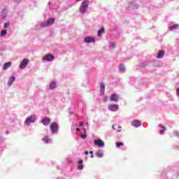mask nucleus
Here are the masks:
<instances>
[{
  "label": "nucleus",
  "instance_id": "4c0bfd02",
  "mask_svg": "<svg viewBox=\"0 0 179 179\" xmlns=\"http://www.w3.org/2000/svg\"><path fill=\"white\" fill-rule=\"evenodd\" d=\"M91 157H92V158H93V157H94L93 154L91 155Z\"/></svg>",
  "mask_w": 179,
  "mask_h": 179
},
{
  "label": "nucleus",
  "instance_id": "2f4dec72",
  "mask_svg": "<svg viewBox=\"0 0 179 179\" xmlns=\"http://www.w3.org/2000/svg\"><path fill=\"white\" fill-rule=\"evenodd\" d=\"M133 5H134V6H135L136 8H138V5H137V4L133 3V4H131V6H132Z\"/></svg>",
  "mask_w": 179,
  "mask_h": 179
},
{
  "label": "nucleus",
  "instance_id": "c85d7f7f",
  "mask_svg": "<svg viewBox=\"0 0 179 179\" xmlns=\"http://www.w3.org/2000/svg\"><path fill=\"white\" fill-rule=\"evenodd\" d=\"M115 145H116L117 148H120V146H122L124 145V143H115Z\"/></svg>",
  "mask_w": 179,
  "mask_h": 179
},
{
  "label": "nucleus",
  "instance_id": "f3484780",
  "mask_svg": "<svg viewBox=\"0 0 179 179\" xmlns=\"http://www.w3.org/2000/svg\"><path fill=\"white\" fill-rule=\"evenodd\" d=\"M78 170H83V160H80L78 164Z\"/></svg>",
  "mask_w": 179,
  "mask_h": 179
},
{
  "label": "nucleus",
  "instance_id": "dca6fc26",
  "mask_svg": "<svg viewBox=\"0 0 179 179\" xmlns=\"http://www.w3.org/2000/svg\"><path fill=\"white\" fill-rule=\"evenodd\" d=\"M113 129L117 131V132H121V126L114 124L112 126Z\"/></svg>",
  "mask_w": 179,
  "mask_h": 179
},
{
  "label": "nucleus",
  "instance_id": "2eb2a0df",
  "mask_svg": "<svg viewBox=\"0 0 179 179\" xmlns=\"http://www.w3.org/2000/svg\"><path fill=\"white\" fill-rule=\"evenodd\" d=\"M55 22V18H49L48 20V26H51V24H54V22Z\"/></svg>",
  "mask_w": 179,
  "mask_h": 179
},
{
  "label": "nucleus",
  "instance_id": "58836bf2",
  "mask_svg": "<svg viewBox=\"0 0 179 179\" xmlns=\"http://www.w3.org/2000/svg\"><path fill=\"white\" fill-rule=\"evenodd\" d=\"M76 1H80V0H76Z\"/></svg>",
  "mask_w": 179,
  "mask_h": 179
},
{
  "label": "nucleus",
  "instance_id": "0eeeda50",
  "mask_svg": "<svg viewBox=\"0 0 179 179\" xmlns=\"http://www.w3.org/2000/svg\"><path fill=\"white\" fill-rule=\"evenodd\" d=\"M34 121H36V117L31 116L27 119L26 124L27 125H30V124H31V122H34Z\"/></svg>",
  "mask_w": 179,
  "mask_h": 179
},
{
  "label": "nucleus",
  "instance_id": "473e14b6",
  "mask_svg": "<svg viewBox=\"0 0 179 179\" xmlns=\"http://www.w3.org/2000/svg\"><path fill=\"white\" fill-rule=\"evenodd\" d=\"M80 127H83V122H80Z\"/></svg>",
  "mask_w": 179,
  "mask_h": 179
},
{
  "label": "nucleus",
  "instance_id": "f257e3e1",
  "mask_svg": "<svg viewBox=\"0 0 179 179\" xmlns=\"http://www.w3.org/2000/svg\"><path fill=\"white\" fill-rule=\"evenodd\" d=\"M87 8H89V1L85 0L81 3L80 12H81V13H86V9H87Z\"/></svg>",
  "mask_w": 179,
  "mask_h": 179
},
{
  "label": "nucleus",
  "instance_id": "e433bc0d",
  "mask_svg": "<svg viewBox=\"0 0 179 179\" xmlns=\"http://www.w3.org/2000/svg\"><path fill=\"white\" fill-rule=\"evenodd\" d=\"M84 134H86V129H84Z\"/></svg>",
  "mask_w": 179,
  "mask_h": 179
},
{
  "label": "nucleus",
  "instance_id": "72a5a7b5",
  "mask_svg": "<svg viewBox=\"0 0 179 179\" xmlns=\"http://www.w3.org/2000/svg\"><path fill=\"white\" fill-rule=\"evenodd\" d=\"M85 155H89V151H85Z\"/></svg>",
  "mask_w": 179,
  "mask_h": 179
},
{
  "label": "nucleus",
  "instance_id": "20e7f679",
  "mask_svg": "<svg viewBox=\"0 0 179 179\" xmlns=\"http://www.w3.org/2000/svg\"><path fill=\"white\" fill-rule=\"evenodd\" d=\"M41 122L45 127H48L51 124V118L45 117L43 120H41Z\"/></svg>",
  "mask_w": 179,
  "mask_h": 179
},
{
  "label": "nucleus",
  "instance_id": "9d476101",
  "mask_svg": "<svg viewBox=\"0 0 179 179\" xmlns=\"http://www.w3.org/2000/svg\"><path fill=\"white\" fill-rule=\"evenodd\" d=\"M133 127H135L136 128L139 127L141 125V121L138 120H135L131 123Z\"/></svg>",
  "mask_w": 179,
  "mask_h": 179
},
{
  "label": "nucleus",
  "instance_id": "7ed1b4c3",
  "mask_svg": "<svg viewBox=\"0 0 179 179\" xmlns=\"http://www.w3.org/2000/svg\"><path fill=\"white\" fill-rule=\"evenodd\" d=\"M55 59V57L51 54L45 55L43 57V61H48V62H51V61H54Z\"/></svg>",
  "mask_w": 179,
  "mask_h": 179
},
{
  "label": "nucleus",
  "instance_id": "f704fd0d",
  "mask_svg": "<svg viewBox=\"0 0 179 179\" xmlns=\"http://www.w3.org/2000/svg\"><path fill=\"white\" fill-rule=\"evenodd\" d=\"M90 155H93V151H90Z\"/></svg>",
  "mask_w": 179,
  "mask_h": 179
},
{
  "label": "nucleus",
  "instance_id": "f03ea898",
  "mask_svg": "<svg viewBox=\"0 0 179 179\" xmlns=\"http://www.w3.org/2000/svg\"><path fill=\"white\" fill-rule=\"evenodd\" d=\"M58 124H57V122H53L51 124H50V131H52V134H57L58 132Z\"/></svg>",
  "mask_w": 179,
  "mask_h": 179
},
{
  "label": "nucleus",
  "instance_id": "7c9ffc66",
  "mask_svg": "<svg viewBox=\"0 0 179 179\" xmlns=\"http://www.w3.org/2000/svg\"><path fill=\"white\" fill-rule=\"evenodd\" d=\"M176 93H177V95H178V97H179V88H178V89L176 90Z\"/></svg>",
  "mask_w": 179,
  "mask_h": 179
},
{
  "label": "nucleus",
  "instance_id": "f8f14e48",
  "mask_svg": "<svg viewBox=\"0 0 179 179\" xmlns=\"http://www.w3.org/2000/svg\"><path fill=\"white\" fill-rule=\"evenodd\" d=\"M15 76L10 77L8 81V86H12V85H13V81L15 80Z\"/></svg>",
  "mask_w": 179,
  "mask_h": 179
},
{
  "label": "nucleus",
  "instance_id": "39448f33",
  "mask_svg": "<svg viewBox=\"0 0 179 179\" xmlns=\"http://www.w3.org/2000/svg\"><path fill=\"white\" fill-rule=\"evenodd\" d=\"M27 64H29V59H24L21 64H20V69H24L26 66H27Z\"/></svg>",
  "mask_w": 179,
  "mask_h": 179
},
{
  "label": "nucleus",
  "instance_id": "a878e982",
  "mask_svg": "<svg viewBox=\"0 0 179 179\" xmlns=\"http://www.w3.org/2000/svg\"><path fill=\"white\" fill-rule=\"evenodd\" d=\"M40 26H41V27H42V28L48 27V22H41V23L40 24Z\"/></svg>",
  "mask_w": 179,
  "mask_h": 179
},
{
  "label": "nucleus",
  "instance_id": "5701e85b",
  "mask_svg": "<svg viewBox=\"0 0 179 179\" xmlns=\"http://www.w3.org/2000/svg\"><path fill=\"white\" fill-rule=\"evenodd\" d=\"M57 87V83L55 82H52L50 84V89H55Z\"/></svg>",
  "mask_w": 179,
  "mask_h": 179
},
{
  "label": "nucleus",
  "instance_id": "1a4fd4ad",
  "mask_svg": "<svg viewBox=\"0 0 179 179\" xmlns=\"http://www.w3.org/2000/svg\"><path fill=\"white\" fill-rule=\"evenodd\" d=\"M85 43H87V44L90 43H94V41H96L94 40V38L93 37H87L84 39Z\"/></svg>",
  "mask_w": 179,
  "mask_h": 179
},
{
  "label": "nucleus",
  "instance_id": "6ab92c4d",
  "mask_svg": "<svg viewBox=\"0 0 179 179\" xmlns=\"http://www.w3.org/2000/svg\"><path fill=\"white\" fill-rule=\"evenodd\" d=\"M119 69L120 72H122V73H124V72H125V66H124V64H120L119 65Z\"/></svg>",
  "mask_w": 179,
  "mask_h": 179
},
{
  "label": "nucleus",
  "instance_id": "ddd939ff",
  "mask_svg": "<svg viewBox=\"0 0 179 179\" xmlns=\"http://www.w3.org/2000/svg\"><path fill=\"white\" fill-rule=\"evenodd\" d=\"M11 65H12V62H10L5 63L4 66L3 67V71H6V69H8V68H10Z\"/></svg>",
  "mask_w": 179,
  "mask_h": 179
},
{
  "label": "nucleus",
  "instance_id": "aec40b11",
  "mask_svg": "<svg viewBox=\"0 0 179 179\" xmlns=\"http://www.w3.org/2000/svg\"><path fill=\"white\" fill-rule=\"evenodd\" d=\"M159 127H160V128H162V129L159 131V134H161V135H163V134H164V131H166V127L162 124H159Z\"/></svg>",
  "mask_w": 179,
  "mask_h": 179
},
{
  "label": "nucleus",
  "instance_id": "393cba45",
  "mask_svg": "<svg viewBox=\"0 0 179 179\" xmlns=\"http://www.w3.org/2000/svg\"><path fill=\"white\" fill-rule=\"evenodd\" d=\"M6 34H8V30L4 29V30L1 31V37H4V36H6Z\"/></svg>",
  "mask_w": 179,
  "mask_h": 179
},
{
  "label": "nucleus",
  "instance_id": "423d86ee",
  "mask_svg": "<svg viewBox=\"0 0 179 179\" xmlns=\"http://www.w3.org/2000/svg\"><path fill=\"white\" fill-rule=\"evenodd\" d=\"M94 145H96V146H99V148H103V146H104V141L100 139L94 140Z\"/></svg>",
  "mask_w": 179,
  "mask_h": 179
},
{
  "label": "nucleus",
  "instance_id": "c756f323",
  "mask_svg": "<svg viewBox=\"0 0 179 179\" xmlns=\"http://www.w3.org/2000/svg\"><path fill=\"white\" fill-rule=\"evenodd\" d=\"M81 138L83 139H86V138H87V135H86V134H84L81 135Z\"/></svg>",
  "mask_w": 179,
  "mask_h": 179
},
{
  "label": "nucleus",
  "instance_id": "cd10ccee",
  "mask_svg": "<svg viewBox=\"0 0 179 179\" xmlns=\"http://www.w3.org/2000/svg\"><path fill=\"white\" fill-rule=\"evenodd\" d=\"M100 87L103 90H104L106 89V85H104V83H101V85H100Z\"/></svg>",
  "mask_w": 179,
  "mask_h": 179
},
{
  "label": "nucleus",
  "instance_id": "4be33fe9",
  "mask_svg": "<svg viewBox=\"0 0 179 179\" xmlns=\"http://www.w3.org/2000/svg\"><path fill=\"white\" fill-rule=\"evenodd\" d=\"M97 157H103V151L101 150H98L96 153Z\"/></svg>",
  "mask_w": 179,
  "mask_h": 179
},
{
  "label": "nucleus",
  "instance_id": "6e6552de",
  "mask_svg": "<svg viewBox=\"0 0 179 179\" xmlns=\"http://www.w3.org/2000/svg\"><path fill=\"white\" fill-rule=\"evenodd\" d=\"M108 109L110 110V111H117V110H118V105L110 104L108 106Z\"/></svg>",
  "mask_w": 179,
  "mask_h": 179
},
{
  "label": "nucleus",
  "instance_id": "b1692460",
  "mask_svg": "<svg viewBox=\"0 0 179 179\" xmlns=\"http://www.w3.org/2000/svg\"><path fill=\"white\" fill-rule=\"evenodd\" d=\"M176 29H178V24H175L173 26L169 27V30L171 31H173V30H174Z\"/></svg>",
  "mask_w": 179,
  "mask_h": 179
},
{
  "label": "nucleus",
  "instance_id": "9b49d317",
  "mask_svg": "<svg viewBox=\"0 0 179 179\" xmlns=\"http://www.w3.org/2000/svg\"><path fill=\"white\" fill-rule=\"evenodd\" d=\"M110 101H118L119 97L118 95L113 94L110 96Z\"/></svg>",
  "mask_w": 179,
  "mask_h": 179
},
{
  "label": "nucleus",
  "instance_id": "4468645a",
  "mask_svg": "<svg viewBox=\"0 0 179 179\" xmlns=\"http://www.w3.org/2000/svg\"><path fill=\"white\" fill-rule=\"evenodd\" d=\"M103 34H104V28L103 27H101V29H100L98 32H97V36L99 37H101V36H103Z\"/></svg>",
  "mask_w": 179,
  "mask_h": 179
},
{
  "label": "nucleus",
  "instance_id": "bb28decb",
  "mask_svg": "<svg viewBox=\"0 0 179 179\" xmlns=\"http://www.w3.org/2000/svg\"><path fill=\"white\" fill-rule=\"evenodd\" d=\"M10 25V23L9 22H7L4 24V28L6 29L9 27Z\"/></svg>",
  "mask_w": 179,
  "mask_h": 179
},
{
  "label": "nucleus",
  "instance_id": "a211bd4d",
  "mask_svg": "<svg viewBox=\"0 0 179 179\" xmlns=\"http://www.w3.org/2000/svg\"><path fill=\"white\" fill-rule=\"evenodd\" d=\"M164 57V50H159L158 52V55L157 56V58H163Z\"/></svg>",
  "mask_w": 179,
  "mask_h": 179
},
{
  "label": "nucleus",
  "instance_id": "412c9836",
  "mask_svg": "<svg viewBox=\"0 0 179 179\" xmlns=\"http://www.w3.org/2000/svg\"><path fill=\"white\" fill-rule=\"evenodd\" d=\"M43 142H45V143H48L49 142L51 141V139H50V138H48V136H45L43 139Z\"/></svg>",
  "mask_w": 179,
  "mask_h": 179
},
{
  "label": "nucleus",
  "instance_id": "c9c22d12",
  "mask_svg": "<svg viewBox=\"0 0 179 179\" xmlns=\"http://www.w3.org/2000/svg\"><path fill=\"white\" fill-rule=\"evenodd\" d=\"M76 131H80L79 128H76Z\"/></svg>",
  "mask_w": 179,
  "mask_h": 179
}]
</instances>
